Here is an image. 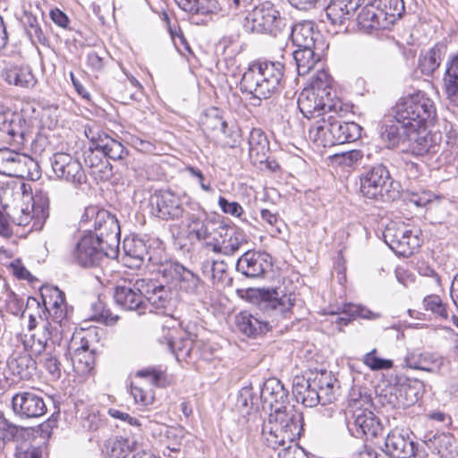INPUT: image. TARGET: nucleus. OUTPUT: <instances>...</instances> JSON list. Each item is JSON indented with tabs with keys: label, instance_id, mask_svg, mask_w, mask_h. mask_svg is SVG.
I'll use <instances>...</instances> for the list:
<instances>
[{
	"label": "nucleus",
	"instance_id": "nucleus-1",
	"mask_svg": "<svg viewBox=\"0 0 458 458\" xmlns=\"http://www.w3.org/2000/svg\"><path fill=\"white\" fill-rule=\"evenodd\" d=\"M260 399L272 411L262 427L267 446L276 449L298 439L303 430V416L293 406H286L288 391L282 382L276 377L267 379L260 389Z\"/></svg>",
	"mask_w": 458,
	"mask_h": 458
},
{
	"label": "nucleus",
	"instance_id": "nucleus-2",
	"mask_svg": "<svg viewBox=\"0 0 458 458\" xmlns=\"http://www.w3.org/2000/svg\"><path fill=\"white\" fill-rule=\"evenodd\" d=\"M247 297L261 315L241 311L234 317V324L238 332L251 338L265 335L281 320L289 318L295 301L292 293L280 294L276 288H250Z\"/></svg>",
	"mask_w": 458,
	"mask_h": 458
},
{
	"label": "nucleus",
	"instance_id": "nucleus-3",
	"mask_svg": "<svg viewBox=\"0 0 458 458\" xmlns=\"http://www.w3.org/2000/svg\"><path fill=\"white\" fill-rule=\"evenodd\" d=\"M434 102L424 92L401 98L394 106L393 119L382 126L380 135L388 148L407 143L412 133L436 118Z\"/></svg>",
	"mask_w": 458,
	"mask_h": 458
},
{
	"label": "nucleus",
	"instance_id": "nucleus-4",
	"mask_svg": "<svg viewBox=\"0 0 458 458\" xmlns=\"http://www.w3.org/2000/svg\"><path fill=\"white\" fill-rule=\"evenodd\" d=\"M284 72V65L280 62H250L242 73L240 90L252 97L254 106H260L263 99L270 98L280 90Z\"/></svg>",
	"mask_w": 458,
	"mask_h": 458
},
{
	"label": "nucleus",
	"instance_id": "nucleus-5",
	"mask_svg": "<svg viewBox=\"0 0 458 458\" xmlns=\"http://www.w3.org/2000/svg\"><path fill=\"white\" fill-rule=\"evenodd\" d=\"M335 98L333 79L327 72L321 70L312 78L310 87L300 93L297 103L302 114L310 119L343 111V104Z\"/></svg>",
	"mask_w": 458,
	"mask_h": 458
},
{
	"label": "nucleus",
	"instance_id": "nucleus-6",
	"mask_svg": "<svg viewBox=\"0 0 458 458\" xmlns=\"http://www.w3.org/2000/svg\"><path fill=\"white\" fill-rule=\"evenodd\" d=\"M84 134L90 141L89 149L84 152V161L90 172L104 160L98 153L114 161L124 160L129 155L128 149L121 141L101 131L96 124H86Z\"/></svg>",
	"mask_w": 458,
	"mask_h": 458
},
{
	"label": "nucleus",
	"instance_id": "nucleus-7",
	"mask_svg": "<svg viewBox=\"0 0 458 458\" xmlns=\"http://www.w3.org/2000/svg\"><path fill=\"white\" fill-rule=\"evenodd\" d=\"M81 226L94 228V236L109 247V255L118 257L121 230L116 216L106 209L98 206H89L80 221Z\"/></svg>",
	"mask_w": 458,
	"mask_h": 458
},
{
	"label": "nucleus",
	"instance_id": "nucleus-8",
	"mask_svg": "<svg viewBox=\"0 0 458 458\" xmlns=\"http://www.w3.org/2000/svg\"><path fill=\"white\" fill-rule=\"evenodd\" d=\"M249 7L241 14L247 12L242 26L245 31L250 33L265 34L276 37L284 30L285 23L280 11L270 1H265L255 5L251 11ZM233 15H236L231 10ZM237 15H240L238 13Z\"/></svg>",
	"mask_w": 458,
	"mask_h": 458
},
{
	"label": "nucleus",
	"instance_id": "nucleus-9",
	"mask_svg": "<svg viewBox=\"0 0 458 458\" xmlns=\"http://www.w3.org/2000/svg\"><path fill=\"white\" fill-rule=\"evenodd\" d=\"M368 396H360V399L352 398L349 401V407L352 410V422H349V430L357 438L377 437L383 433V426L379 419L369 407Z\"/></svg>",
	"mask_w": 458,
	"mask_h": 458
},
{
	"label": "nucleus",
	"instance_id": "nucleus-10",
	"mask_svg": "<svg viewBox=\"0 0 458 458\" xmlns=\"http://www.w3.org/2000/svg\"><path fill=\"white\" fill-rule=\"evenodd\" d=\"M420 229L408 225L391 223L384 233L386 243L399 256L409 257L417 250L422 242Z\"/></svg>",
	"mask_w": 458,
	"mask_h": 458
},
{
	"label": "nucleus",
	"instance_id": "nucleus-11",
	"mask_svg": "<svg viewBox=\"0 0 458 458\" xmlns=\"http://www.w3.org/2000/svg\"><path fill=\"white\" fill-rule=\"evenodd\" d=\"M193 206L186 195H181L172 191L155 193L150 199L151 213L165 221H177L184 218L188 208Z\"/></svg>",
	"mask_w": 458,
	"mask_h": 458
},
{
	"label": "nucleus",
	"instance_id": "nucleus-12",
	"mask_svg": "<svg viewBox=\"0 0 458 458\" xmlns=\"http://www.w3.org/2000/svg\"><path fill=\"white\" fill-rule=\"evenodd\" d=\"M105 257L117 258L109 255V247L91 231L79 240L72 252V261L82 267H95Z\"/></svg>",
	"mask_w": 458,
	"mask_h": 458
},
{
	"label": "nucleus",
	"instance_id": "nucleus-13",
	"mask_svg": "<svg viewBox=\"0 0 458 458\" xmlns=\"http://www.w3.org/2000/svg\"><path fill=\"white\" fill-rule=\"evenodd\" d=\"M145 285V279H138L134 283L127 280L119 281L114 289L115 303L125 310L145 313L147 303L144 301V293H148Z\"/></svg>",
	"mask_w": 458,
	"mask_h": 458
},
{
	"label": "nucleus",
	"instance_id": "nucleus-14",
	"mask_svg": "<svg viewBox=\"0 0 458 458\" xmlns=\"http://www.w3.org/2000/svg\"><path fill=\"white\" fill-rule=\"evenodd\" d=\"M12 408L21 420L38 419L47 411L43 392L36 389L21 390L13 394Z\"/></svg>",
	"mask_w": 458,
	"mask_h": 458
},
{
	"label": "nucleus",
	"instance_id": "nucleus-15",
	"mask_svg": "<svg viewBox=\"0 0 458 458\" xmlns=\"http://www.w3.org/2000/svg\"><path fill=\"white\" fill-rule=\"evenodd\" d=\"M393 182L387 167L377 164L366 169L360 175V191L368 199H377L389 191Z\"/></svg>",
	"mask_w": 458,
	"mask_h": 458
},
{
	"label": "nucleus",
	"instance_id": "nucleus-16",
	"mask_svg": "<svg viewBox=\"0 0 458 458\" xmlns=\"http://www.w3.org/2000/svg\"><path fill=\"white\" fill-rule=\"evenodd\" d=\"M51 166L55 176L74 187H79L87 182V175L78 158L64 152H57L50 159Z\"/></svg>",
	"mask_w": 458,
	"mask_h": 458
},
{
	"label": "nucleus",
	"instance_id": "nucleus-17",
	"mask_svg": "<svg viewBox=\"0 0 458 458\" xmlns=\"http://www.w3.org/2000/svg\"><path fill=\"white\" fill-rule=\"evenodd\" d=\"M167 267L165 271H168L178 281L181 291L195 296L199 301H204L206 284L197 274L177 262L170 263Z\"/></svg>",
	"mask_w": 458,
	"mask_h": 458
},
{
	"label": "nucleus",
	"instance_id": "nucleus-18",
	"mask_svg": "<svg viewBox=\"0 0 458 458\" xmlns=\"http://www.w3.org/2000/svg\"><path fill=\"white\" fill-rule=\"evenodd\" d=\"M382 451L390 458H411L416 454V445L406 430L395 428L386 435Z\"/></svg>",
	"mask_w": 458,
	"mask_h": 458
},
{
	"label": "nucleus",
	"instance_id": "nucleus-19",
	"mask_svg": "<svg viewBox=\"0 0 458 458\" xmlns=\"http://www.w3.org/2000/svg\"><path fill=\"white\" fill-rule=\"evenodd\" d=\"M30 156L8 148H0V170L8 176L23 177L32 167L36 166Z\"/></svg>",
	"mask_w": 458,
	"mask_h": 458
},
{
	"label": "nucleus",
	"instance_id": "nucleus-20",
	"mask_svg": "<svg viewBox=\"0 0 458 458\" xmlns=\"http://www.w3.org/2000/svg\"><path fill=\"white\" fill-rule=\"evenodd\" d=\"M0 131L10 137L11 144L23 146L28 139L30 129L21 114L12 111L0 113Z\"/></svg>",
	"mask_w": 458,
	"mask_h": 458
},
{
	"label": "nucleus",
	"instance_id": "nucleus-21",
	"mask_svg": "<svg viewBox=\"0 0 458 458\" xmlns=\"http://www.w3.org/2000/svg\"><path fill=\"white\" fill-rule=\"evenodd\" d=\"M246 243L247 238L243 231L227 225L218 242H207V247L214 253L233 256Z\"/></svg>",
	"mask_w": 458,
	"mask_h": 458
},
{
	"label": "nucleus",
	"instance_id": "nucleus-22",
	"mask_svg": "<svg viewBox=\"0 0 458 458\" xmlns=\"http://www.w3.org/2000/svg\"><path fill=\"white\" fill-rule=\"evenodd\" d=\"M38 317L40 328L32 334L30 339L24 341L25 347H29L31 354L36 357L54 348L53 336L56 333V327H54L47 318H43L41 315Z\"/></svg>",
	"mask_w": 458,
	"mask_h": 458
},
{
	"label": "nucleus",
	"instance_id": "nucleus-23",
	"mask_svg": "<svg viewBox=\"0 0 458 458\" xmlns=\"http://www.w3.org/2000/svg\"><path fill=\"white\" fill-rule=\"evenodd\" d=\"M365 0H331L326 8L327 19L333 25L344 26Z\"/></svg>",
	"mask_w": 458,
	"mask_h": 458
},
{
	"label": "nucleus",
	"instance_id": "nucleus-24",
	"mask_svg": "<svg viewBox=\"0 0 458 458\" xmlns=\"http://www.w3.org/2000/svg\"><path fill=\"white\" fill-rule=\"evenodd\" d=\"M269 267L267 255L253 251H245L236 262L237 271L250 278L263 276Z\"/></svg>",
	"mask_w": 458,
	"mask_h": 458
},
{
	"label": "nucleus",
	"instance_id": "nucleus-25",
	"mask_svg": "<svg viewBox=\"0 0 458 458\" xmlns=\"http://www.w3.org/2000/svg\"><path fill=\"white\" fill-rule=\"evenodd\" d=\"M409 368L424 370L433 374H441L445 367V358L438 353L425 352L419 354H411L406 358Z\"/></svg>",
	"mask_w": 458,
	"mask_h": 458
},
{
	"label": "nucleus",
	"instance_id": "nucleus-26",
	"mask_svg": "<svg viewBox=\"0 0 458 458\" xmlns=\"http://www.w3.org/2000/svg\"><path fill=\"white\" fill-rule=\"evenodd\" d=\"M41 298L52 319L60 323L66 315L64 293L58 287L45 288L41 293Z\"/></svg>",
	"mask_w": 458,
	"mask_h": 458
},
{
	"label": "nucleus",
	"instance_id": "nucleus-27",
	"mask_svg": "<svg viewBox=\"0 0 458 458\" xmlns=\"http://www.w3.org/2000/svg\"><path fill=\"white\" fill-rule=\"evenodd\" d=\"M0 77L9 85L30 89L35 86L37 80L27 67L4 64L0 71Z\"/></svg>",
	"mask_w": 458,
	"mask_h": 458
},
{
	"label": "nucleus",
	"instance_id": "nucleus-28",
	"mask_svg": "<svg viewBox=\"0 0 458 458\" xmlns=\"http://www.w3.org/2000/svg\"><path fill=\"white\" fill-rule=\"evenodd\" d=\"M342 111L334 113L333 145L352 142L360 137L362 128L356 123H346L340 120Z\"/></svg>",
	"mask_w": 458,
	"mask_h": 458
},
{
	"label": "nucleus",
	"instance_id": "nucleus-29",
	"mask_svg": "<svg viewBox=\"0 0 458 458\" xmlns=\"http://www.w3.org/2000/svg\"><path fill=\"white\" fill-rule=\"evenodd\" d=\"M333 119L334 113L324 114L321 118L310 125V138L318 145L324 148L333 145Z\"/></svg>",
	"mask_w": 458,
	"mask_h": 458
},
{
	"label": "nucleus",
	"instance_id": "nucleus-30",
	"mask_svg": "<svg viewBox=\"0 0 458 458\" xmlns=\"http://www.w3.org/2000/svg\"><path fill=\"white\" fill-rule=\"evenodd\" d=\"M145 283L148 293H144V301H146L147 307L149 305L157 310H165L172 301L169 289L149 279H145Z\"/></svg>",
	"mask_w": 458,
	"mask_h": 458
},
{
	"label": "nucleus",
	"instance_id": "nucleus-31",
	"mask_svg": "<svg viewBox=\"0 0 458 458\" xmlns=\"http://www.w3.org/2000/svg\"><path fill=\"white\" fill-rule=\"evenodd\" d=\"M428 449L437 452L441 458H454L456 454L453 436L445 433L428 434L424 440Z\"/></svg>",
	"mask_w": 458,
	"mask_h": 458
},
{
	"label": "nucleus",
	"instance_id": "nucleus-32",
	"mask_svg": "<svg viewBox=\"0 0 458 458\" xmlns=\"http://www.w3.org/2000/svg\"><path fill=\"white\" fill-rule=\"evenodd\" d=\"M372 3L382 17V24L387 29L402 17L405 10L403 0H373Z\"/></svg>",
	"mask_w": 458,
	"mask_h": 458
},
{
	"label": "nucleus",
	"instance_id": "nucleus-33",
	"mask_svg": "<svg viewBox=\"0 0 458 458\" xmlns=\"http://www.w3.org/2000/svg\"><path fill=\"white\" fill-rule=\"evenodd\" d=\"M174 329L171 330L167 327H162L163 340L159 339L160 343L165 344L168 349L176 356L177 360L192 357L193 341L189 338H182L180 341H174Z\"/></svg>",
	"mask_w": 458,
	"mask_h": 458
},
{
	"label": "nucleus",
	"instance_id": "nucleus-34",
	"mask_svg": "<svg viewBox=\"0 0 458 458\" xmlns=\"http://www.w3.org/2000/svg\"><path fill=\"white\" fill-rule=\"evenodd\" d=\"M382 17L377 12L376 6L371 2L366 4L357 16V24L359 29L365 33H372L380 30H388L382 24Z\"/></svg>",
	"mask_w": 458,
	"mask_h": 458
},
{
	"label": "nucleus",
	"instance_id": "nucleus-35",
	"mask_svg": "<svg viewBox=\"0 0 458 458\" xmlns=\"http://www.w3.org/2000/svg\"><path fill=\"white\" fill-rule=\"evenodd\" d=\"M177 5L183 11L194 15L205 17L217 14L220 4L217 0H174Z\"/></svg>",
	"mask_w": 458,
	"mask_h": 458
},
{
	"label": "nucleus",
	"instance_id": "nucleus-36",
	"mask_svg": "<svg viewBox=\"0 0 458 458\" xmlns=\"http://www.w3.org/2000/svg\"><path fill=\"white\" fill-rule=\"evenodd\" d=\"M292 55L300 76L308 74L321 59L320 55L315 53V47H298Z\"/></svg>",
	"mask_w": 458,
	"mask_h": 458
},
{
	"label": "nucleus",
	"instance_id": "nucleus-37",
	"mask_svg": "<svg viewBox=\"0 0 458 458\" xmlns=\"http://www.w3.org/2000/svg\"><path fill=\"white\" fill-rule=\"evenodd\" d=\"M314 24L311 21L299 22L292 27L291 38L293 45L298 47H315Z\"/></svg>",
	"mask_w": 458,
	"mask_h": 458
},
{
	"label": "nucleus",
	"instance_id": "nucleus-38",
	"mask_svg": "<svg viewBox=\"0 0 458 458\" xmlns=\"http://www.w3.org/2000/svg\"><path fill=\"white\" fill-rule=\"evenodd\" d=\"M443 81L448 99L458 106V54L447 62Z\"/></svg>",
	"mask_w": 458,
	"mask_h": 458
},
{
	"label": "nucleus",
	"instance_id": "nucleus-39",
	"mask_svg": "<svg viewBox=\"0 0 458 458\" xmlns=\"http://www.w3.org/2000/svg\"><path fill=\"white\" fill-rule=\"evenodd\" d=\"M396 392L398 404L403 407L410 406L421 398L424 392V384L417 379L410 380L407 384H402L398 386Z\"/></svg>",
	"mask_w": 458,
	"mask_h": 458
},
{
	"label": "nucleus",
	"instance_id": "nucleus-40",
	"mask_svg": "<svg viewBox=\"0 0 458 458\" xmlns=\"http://www.w3.org/2000/svg\"><path fill=\"white\" fill-rule=\"evenodd\" d=\"M269 151V142L266 134L260 129H252L249 137V154L256 163H263Z\"/></svg>",
	"mask_w": 458,
	"mask_h": 458
},
{
	"label": "nucleus",
	"instance_id": "nucleus-41",
	"mask_svg": "<svg viewBox=\"0 0 458 458\" xmlns=\"http://www.w3.org/2000/svg\"><path fill=\"white\" fill-rule=\"evenodd\" d=\"M434 122L435 118L432 120V122L428 123L425 126L420 128L419 130L415 131L414 133H412L411 139L407 140V142H409V147L407 149L408 152H411L415 156H423L424 154L432 150V139L428 136L426 128L429 124H433Z\"/></svg>",
	"mask_w": 458,
	"mask_h": 458
},
{
	"label": "nucleus",
	"instance_id": "nucleus-42",
	"mask_svg": "<svg viewBox=\"0 0 458 458\" xmlns=\"http://www.w3.org/2000/svg\"><path fill=\"white\" fill-rule=\"evenodd\" d=\"M197 208H190L194 212L188 211L185 217L187 219V228L190 236L195 237L198 241H201L206 222H208L210 216L201 208L199 204H193Z\"/></svg>",
	"mask_w": 458,
	"mask_h": 458
},
{
	"label": "nucleus",
	"instance_id": "nucleus-43",
	"mask_svg": "<svg viewBox=\"0 0 458 458\" xmlns=\"http://www.w3.org/2000/svg\"><path fill=\"white\" fill-rule=\"evenodd\" d=\"M203 274L210 273L214 284L231 285L232 278L229 276L228 265L224 260L205 261L201 265Z\"/></svg>",
	"mask_w": 458,
	"mask_h": 458
},
{
	"label": "nucleus",
	"instance_id": "nucleus-44",
	"mask_svg": "<svg viewBox=\"0 0 458 458\" xmlns=\"http://www.w3.org/2000/svg\"><path fill=\"white\" fill-rule=\"evenodd\" d=\"M72 362L74 369L80 374L88 373L94 368L95 354L89 350L87 343L74 351Z\"/></svg>",
	"mask_w": 458,
	"mask_h": 458
},
{
	"label": "nucleus",
	"instance_id": "nucleus-45",
	"mask_svg": "<svg viewBox=\"0 0 458 458\" xmlns=\"http://www.w3.org/2000/svg\"><path fill=\"white\" fill-rule=\"evenodd\" d=\"M446 47L444 44H436L427 54L420 59V67L424 74H432L439 66Z\"/></svg>",
	"mask_w": 458,
	"mask_h": 458
},
{
	"label": "nucleus",
	"instance_id": "nucleus-46",
	"mask_svg": "<svg viewBox=\"0 0 458 458\" xmlns=\"http://www.w3.org/2000/svg\"><path fill=\"white\" fill-rule=\"evenodd\" d=\"M26 34L33 45H46L47 38L44 34L38 18L30 13L25 12L21 20Z\"/></svg>",
	"mask_w": 458,
	"mask_h": 458
},
{
	"label": "nucleus",
	"instance_id": "nucleus-47",
	"mask_svg": "<svg viewBox=\"0 0 458 458\" xmlns=\"http://www.w3.org/2000/svg\"><path fill=\"white\" fill-rule=\"evenodd\" d=\"M32 211L35 216L33 227L40 229L49 216V198L44 192H37L32 197Z\"/></svg>",
	"mask_w": 458,
	"mask_h": 458
},
{
	"label": "nucleus",
	"instance_id": "nucleus-48",
	"mask_svg": "<svg viewBox=\"0 0 458 458\" xmlns=\"http://www.w3.org/2000/svg\"><path fill=\"white\" fill-rule=\"evenodd\" d=\"M136 377L148 379L157 387H165L169 385L166 369L162 366H151L141 369L136 372Z\"/></svg>",
	"mask_w": 458,
	"mask_h": 458
},
{
	"label": "nucleus",
	"instance_id": "nucleus-49",
	"mask_svg": "<svg viewBox=\"0 0 458 458\" xmlns=\"http://www.w3.org/2000/svg\"><path fill=\"white\" fill-rule=\"evenodd\" d=\"M123 249L126 256L136 261L135 266H140L145 259L148 261L152 260V257L147 250L144 242L141 240L132 239L131 241H125Z\"/></svg>",
	"mask_w": 458,
	"mask_h": 458
},
{
	"label": "nucleus",
	"instance_id": "nucleus-50",
	"mask_svg": "<svg viewBox=\"0 0 458 458\" xmlns=\"http://www.w3.org/2000/svg\"><path fill=\"white\" fill-rule=\"evenodd\" d=\"M226 225L227 224L215 216H209L208 222H206L201 241H206V243L217 242Z\"/></svg>",
	"mask_w": 458,
	"mask_h": 458
},
{
	"label": "nucleus",
	"instance_id": "nucleus-51",
	"mask_svg": "<svg viewBox=\"0 0 458 458\" xmlns=\"http://www.w3.org/2000/svg\"><path fill=\"white\" fill-rule=\"evenodd\" d=\"M215 122L219 125V131L225 136L223 146L225 148H235L240 142V129L234 125L229 126L222 117L216 115Z\"/></svg>",
	"mask_w": 458,
	"mask_h": 458
},
{
	"label": "nucleus",
	"instance_id": "nucleus-52",
	"mask_svg": "<svg viewBox=\"0 0 458 458\" xmlns=\"http://www.w3.org/2000/svg\"><path fill=\"white\" fill-rule=\"evenodd\" d=\"M164 20L166 21L167 24H169V17L166 13H164ZM169 32L171 35V38L174 41V44L177 50L181 53V55L188 57L187 54L189 55H192L193 53L191 49V47L189 43L187 42L186 38L182 35L180 28H172L170 25H168Z\"/></svg>",
	"mask_w": 458,
	"mask_h": 458
},
{
	"label": "nucleus",
	"instance_id": "nucleus-53",
	"mask_svg": "<svg viewBox=\"0 0 458 458\" xmlns=\"http://www.w3.org/2000/svg\"><path fill=\"white\" fill-rule=\"evenodd\" d=\"M423 307L426 310H430L440 318L446 319L448 318L446 305L442 301L440 296L437 294L426 296L423 300Z\"/></svg>",
	"mask_w": 458,
	"mask_h": 458
},
{
	"label": "nucleus",
	"instance_id": "nucleus-54",
	"mask_svg": "<svg viewBox=\"0 0 458 458\" xmlns=\"http://www.w3.org/2000/svg\"><path fill=\"white\" fill-rule=\"evenodd\" d=\"M363 157V154L359 149H352L342 153L335 154L332 157L333 163L344 167H352L356 165Z\"/></svg>",
	"mask_w": 458,
	"mask_h": 458
},
{
	"label": "nucleus",
	"instance_id": "nucleus-55",
	"mask_svg": "<svg viewBox=\"0 0 458 458\" xmlns=\"http://www.w3.org/2000/svg\"><path fill=\"white\" fill-rule=\"evenodd\" d=\"M363 363L371 370L388 369L393 367L391 360L383 359L377 356V350L373 349L366 353L362 359Z\"/></svg>",
	"mask_w": 458,
	"mask_h": 458
},
{
	"label": "nucleus",
	"instance_id": "nucleus-56",
	"mask_svg": "<svg viewBox=\"0 0 458 458\" xmlns=\"http://www.w3.org/2000/svg\"><path fill=\"white\" fill-rule=\"evenodd\" d=\"M108 458H127L131 450L125 439H115L109 442L107 446Z\"/></svg>",
	"mask_w": 458,
	"mask_h": 458
},
{
	"label": "nucleus",
	"instance_id": "nucleus-57",
	"mask_svg": "<svg viewBox=\"0 0 458 458\" xmlns=\"http://www.w3.org/2000/svg\"><path fill=\"white\" fill-rule=\"evenodd\" d=\"M184 429L182 428L171 427L170 429L166 430L164 441L161 442L165 444L169 450L178 451L179 446L182 445Z\"/></svg>",
	"mask_w": 458,
	"mask_h": 458
},
{
	"label": "nucleus",
	"instance_id": "nucleus-58",
	"mask_svg": "<svg viewBox=\"0 0 458 458\" xmlns=\"http://www.w3.org/2000/svg\"><path fill=\"white\" fill-rule=\"evenodd\" d=\"M43 366L54 378L61 377V362L57 358L55 348L46 352L43 358Z\"/></svg>",
	"mask_w": 458,
	"mask_h": 458
},
{
	"label": "nucleus",
	"instance_id": "nucleus-59",
	"mask_svg": "<svg viewBox=\"0 0 458 458\" xmlns=\"http://www.w3.org/2000/svg\"><path fill=\"white\" fill-rule=\"evenodd\" d=\"M22 428L13 424L8 419L5 418L3 411H0V433L2 434L1 438L5 441L13 440L19 434Z\"/></svg>",
	"mask_w": 458,
	"mask_h": 458
},
{
	"label": "nucleus",
	"instance_id": "nucleus-60",
	"mask_svg": "<svg viewBox=\"0 0 458 458\" xmlns=\"http://www.w3.org/2000/svg\"><path fill=\"white\" fill-rule=\"evenodd\" d=\"M107 413L114 419L137 428L139 431L141 426H145V423H142L145 416L133 417L115 408H109Z\"/></svg>",
	"mask_w": 458,
	"mask_h": 458
},
{
	"label": "nucleus",
	"instance_id": "nucleus-61",
	"mask_svg": "<svg viewBox=\"0 0 458 458\" xmlns=\"http://www.w3.org/2000/svg\"><path fill=\"white\" fill-rule=\"evenodd\" d=\"M260 216L262 221L269 225L272 233L278 234L282 233V227L284 226V223L276 213H273L268 209H262Z\"/></svg>",
	"mask_w": 458,
	"mask_h": 458
},
{
	"label": "nucleus",
	"instance_id": "nucleus-62",
	"mask_svg": "<svg viewBox=\"0 0 458 458\" xmlns=\"http://www.w3.org/2000/svg\"><path fill=\"white\" fill-rule=\"evenodd\" d=\"M131 394L132 395L136 403L148 406L154 402V393L152 390H145L140 386H131Z\"/></svg>",
	"mask_w": 458,
	"mask_h": 458
},
{
	"label": "nucleus",
	"instance_id": "nucleus-63",
	"mask_svg": "<svg viewBox=\"0 0 458 458\" xmlns=\"http://www.w3.org/2000/svg\"><path fill=\"white\" fill-rule=\"evenodd\" d=\"M294 441L295 440L291 443L287 442L286 444L282 445L281 446H285L289 444L278 453L277 458H310L303 448L297 445H292Z\"/></svg>",
	"mask_w": 458,
	"mask_h": 458
},
{
	"label": "nucleus",
	"instance_id": "nucleus-64",
	"mask_svg": "<svg viewBox=\"0 0 458 458\" xmlns=\"http://www.w3.org/2000/svg\"><path fill=\"white\" fill-rule=\"evenodd\" d=\"M15 456L16 458H41L42 454L40 447L24 442L16 447Z\"/></svg>",
	"mask_w": 458,
	"mask_h": 458
}]
</instances>
